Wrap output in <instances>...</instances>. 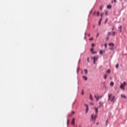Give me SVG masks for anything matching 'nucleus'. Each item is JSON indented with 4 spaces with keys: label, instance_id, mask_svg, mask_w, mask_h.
Here are the masks:
<instances>
[{
    "label": "nucleus",
    "instance_id": "nucleus-1",
    "mask_svg": "<svg viewBox=\"0 0 127 127\" xmlns=\"http://www.w3.org/2000/svg\"><path fill=\"white\" fill-rule=\"evenodd\" d=\"M126 85H127V82H126V81H124L120 85L121 89H122V90H125V86H126Z\"/></svg>",
    "mask_w": 127,
    "mask_h": 127
},
{
    "label": "nucleus",
    "instance_id": "nucleus-2",
    "mask_svg": "<svg viewBox=\"0 0 127 127\" xmlns=\"http://www.w3.org/2000/svg\"><path fill=\"white\" fill-rule=\"evenodd\" d=\"M98 114H92L91 115V120L92 121H96V119H97V117H98Z\"/></svg>",
    "mask_w": 127,
    "mask_h": 127
},
{
    "label": "nucleus",
    "instance_id": "nucleus-3",
    "mask_svg": "<svg viewBox=\"0 0 127 127\" xmlns=\"http://www.w3.org/2000/svg\"><path fill=\"white\" fill-rule=\"evenodd\" d=\"M110 102H111V103H115L116 101H117V98H116V96H113L112 97V98L111 99V100H110Z\"/></svg>",
    "mask_w": 127,
    "mask_h": 127
},
{
    "label": "nucleus",
    "instance_id": "nucleus-4",
    "mask_svg": "<svg viewBox=\"0 0 127 127\" xmlns=\"http://www.w3.org/2000/svg\"><path fill=\"white\" fill-rule=\"evenodd\" d=\"M94 98L96 99L97 102L99 101V99H100V96L98 95V94H95L94 95Z\"/></svg>",
    "mask_w": 127,
    "mask_h": 127
},
{
    "label": "nucleus",
    "instance_id": "nucleus-5",
    "mask_svg": "<svg viewBox=\"0 0 127 127\" xmlns=\"http://www.w3.org/2000/svg\"><path fill=\"white\" fill-rule=\"evenodd\" d=\"M112 96H113V94H112V93L108 94V101H110L111 98H112Z\"/></svg>",
    "mask_w": 127,
    "mask_h": 127
},
{
    "label": "nucleus",
    "instance_id": "nucleus-6",
    "mask_svg": "<svg viewBox=\"0 0 127 127\" xmlns=\"http://www.w3.org/2000/svg\"><path fill=\"white\" fill-rule=\"evenodd\" d=\"M108 35H112V36H114L116 34V32H113V33L109 32L108 33Z\"/></svg>",
    "mask_w": 127,
    "mask_h": 127
},
{
    "label": "nucleus",
    "instance_id": "nucleus-7",
    "mask_svg": "<svg viewBox=\"0 0 127 127\" xmlns=\"http://www.w3.org/2000/svg\"><path fill=\"white\" fill-rule=\"evenodd\" d=\"M85 107H86V114H87V113H88V111H89V106H88L87 104H85Z\"/></svg>",
    "mask_w": 127,
    "mask_h": 127
},
{
    "label": "nucleus",
    "instance_id": "nucleus-8",
    "mask_svg": "<svg viewBox=\"0 0 127 127\" xmlns=\"http://www.w3.org/2000/svg\"><path fill=\"white\" fill-rule=\"evenodd\" d=\"M90 51H91L92 54H96L97 53V52H93L94 51V48H92L90 49Z\"/></svg>",
    "mask_w": 127,
    "mask_h": 127
},
{
    "label": "nucleus",
    "instance_id": "nucleus-9",
    "mask_svg": "<svg viewBox=\"0 0 127 127\" xmlns=\"http://www.w3.org/2000/svg\"><path fill=\"white\" fill-rule=\"evenodd\" d=\"M82 78L84 81H87L88 80V77L86 75H83Z\"/></svg>",
    "mask_w": 127,
    "mask_h": 127
},
{
    "label": "nucleus",
    "instance_id": "nucleus-10",
    "mask_svg": "<svg viewBox=\"0 0 127 127\" xmlns=\"http://www.w3.org/2000/svg\"><path fill=\"white\" fill-rule=\"evenodd\" d=\"M91 59L94 60V61H97L98 60V57H94L93 58H92Z\"/></svg>",
    "mask_w": 127,
    "mask_h": 127
},
{
    "label": "nucleus",
    "instance_id": "nucleus-11",
    "mask_svg": "<svg viewBox=\"0 0 127 127\" xmlns=\"http://www.w3.org/2000/svg\"><path fill=\"white\" fill-rule=\"evenodd\" d=\"M71 125L73 126V125H75V118H73L72 122H71Z\"/></svg>",
    "mask_w": 127,
    "mask_h": 127
},
{
    "label": "nucleus",
    "instance_id": "nucleus-12",
    "mask_svg": "<svg viewBox=\"0 0 127 127\" xmlns=\"http://www.w3.org/2000/svg\"><path fill=\"white\" fill-rule=\"evenodd\" d=\"M105 50H101L99 52V54L102 55L103 53H105Z\"/></svg>",
    "mask_w": 127,
    "mask_h": 127
},
{
    "label": "nucleus",
    "instance_id": "nucleus-13",
    "mask_svg": "<svg viewBox=\"0 0 127 127\" xmlns=\"http://www.w3.org/2000/svg\"><path fill=\"white\" fill-rule=\"evenodd\" d=\"M95 114H96V115H98V108L95 107Z\"/></svg>",
    "mask_w": 127,
    "mask_h": 127
},
{
    "label": "nucleus",
    "instance_id": "nucleus-14",
    "mask_svg": "<svg viewBox=\"0 0 127 127\" xmlns=\"http://www.w3.org/2000/svg\"><path fill=\"white\" fill-rule=\"evenodd\" d=\"M109 46H112V47H114V46H115V45L113 43H110L109 44Z\"/></svg>",
    "mask_w": 127,
    "mask_h": 127
},
{
    "label": "nucleus",
    "instance_id": "nucleus-15",
    "mask_svg": "<svg viewBox=\"0 0 127 127\" xmlns=\"http://www.w3.org/2000/svg\"><path fill=\"white\" fill-rule=\"evenodd\" d=\"M110 86H111V87H114V82L111 81L110 83Z\"/></svg>",
    "mask_w": 127,
    "mask_h": 127
},
{
    "label": "nucleus",
    "instance_id": "nucleus-16",
    "mask_svg": "<svg viewBox=\"0 0 127 127\" xmlns=\"http://www.w3.org/2000/svg\"><path fill=\"white\" fill-rule=\"evenodd\" d=\"M121 97L122 98H124V99H127V96H126V95H123V94H121Z\"/></svg>",
    "mask_w": 127,
    "mask_h": 127
},
{
    "label": "nucleus",
    "instance_id": "nucleus-17",
    "mask_svg": "<svg viewBox=\"0 0 127 127\" xmlns=\"http://www.w3.org/2000/svg\"><path fill=\"white\" fill-rule=\"evenodd\" d=\"M90 99L91 100V101H93V96H92V94H90Z\"/></svg>",
    "mask_w": 127,
    "mask_h": 127
},
{
    "label": "nucleus",
    "instance_id": "nucleus-18",
    "mask_svg": "<svg viewBox=\"0 0 127 127\" xmlns=\"http://www.w3.org/2000/svg\"><path fill=\"white\" fill-rule=\"evenodd\" d=\"M84 72H85V75H87L88 74V70L87 69H84Z\"/></svg>",
    "mask_w": 127,
    "mask_h": 127
},
{
    "label": "nucleus",
    "instance_id": "nucleus-19",
    "mask_svg": "<svg viewBox=\"0 0 127 127\" xmlns=\"http://www.w3.org/2000/svg\"><path fill=\"white\" fill-rule=\"evenodd\" d=\"M107 8H108V9L112 8V5H107Z\"/></svg>",
    "mask_w": 127,
    "mask_h": 127
},
{
    "label": "nucleus",
    "instance_id": "nucleus-20",
    "mask_svg": "<svg viewBox=\"0 0 127 127\" xmlns=\"http://www.w3.org/2000/svg\"><path fill=\"white\" fill-rule=\"evenodd\" d=\"M99 108H101V107H102L103 106L102 103L101 102H99Z\"/></svg>",
    "mask_w": 127,
    "mask_h": 127
},
{
    "label": "nucleus",
    "instance_id": "nucleus-21",
    "mask_svg": "<svg viewBox=\"0 0 127 127\" xmlns=\"http://www.w3.org/2000/svg\"><path fill=\"white\" fill-rule=\"evenodd\" d=\"M107 73H108V74H110L111 73V69H108L106 71Z\"/></svg>",
    "mask_w": 127,
    "mask_h": 127
},
{
    "label": "nucleus",
    "instance_id": "nucleus-22",
    "mask_svg": "<svg viewBox=\"0 0 127 127\" xmlns=\"http://www.w3.org/2000/svg\"><path fill=\"white\" fill-rule=\"evenodd\" d=\"M107 77H108V75H107V74H105L104 76V78L105 79H107Z\"/></svg>",
    "mask_w": 127,
    "mask_h": 127
},
{
    "label": "nucleus",
    "instance_id": "nucleus-23",
    "mask_svg": "<svg viewBox=\"0 0 127 127\" xmlns=\"http://www.w3.org/2000/svg\"><path fill=\"white\" fill-rule=\"evenodd\" d=\"M116 68L117 69H118L119 68V64H117L116 65Z\"/></svg>",
    "mask_w": 127,
    "mask_h": 127
},
{
    "label": "nucleus",
    "instance_id": "nucleus-24",
    "mask_svg": "<svg viewBox=\"0 0 127 127\" xmlns=\"http://www.w3.org/2000/svg\"><path fill=\"white\" fill-rule=\"evenodd\" d=\"M123 28V26L122 25H120L119 27V29H122Z\"/></svg>",
    "mask_w": 127,
    "mask_h": 127
},
{
    "label": "nucleus",
    "instance_id": "nucleus-25",
    "mask_svg": "<svg viewBox=\"0 0 127 127\" xmlns=\"http://www.w3.org/2000/svg\"><path fill=\"white\" fill-rule=\"evenodd\" d=\"M95 44H94V43H92V44H91V46H92V47H95Z\"/></svg>",
    "mask_w": 127,
    "mask_h": 127
},
{
    "label": "nucleus",
    "instance_id": "nucleus-26",
    "mask_svg": "<svg viewBox=\"0 0 127 127\" xmlns=\"http://www.w3.org/2000/svg\"><path fill=\"white\" fill-rule=\"evenodd\" d=\"M81 95H84V90L83 89L82 90Z\"/></svg>",
    "mask_w": 127,
    "mask_h": 127
},
{
    "label": "nucleus",
    "instance_id": "nucleus-27",
    "mask_svg": "<svg viewBox=\"0 0 127 127\" xmlns=\"http://www.w3.org/2000/svg\"><path fill=\"white\" fill-rule=\"evenodd\" d=\"M97 16H99V15H100V12L98 11L97 12Z\"/></svg>",
    "mask_w": 127,
    "mask_h": 127
},
{
    "label": "nucleus",
    "instance_id": "nucleus-28",
    "mask_svg": "<svg viewBox=\"0 0 127 127\" xmlns=\"http://www.w3.org/2000/svg\"><path fill=\"white\" fill-rule=\"evenodd\" d=\"M100 10H102V9H103V6L100 7Z\"/></svg>",
    "mask_w": 127,
    "mask_h": 127
},
{
    "label": "nucleus",
    "instance_id": "nucleus-29",
    "mask_svg": "<svg viewBox=\"0 0 127 127\" xmlns=\"http://www.w3.org/2000/svg\"><path fill=\"white\" fill-rule=\"evenodd\" d=\"M107 45H108L107 44H105L104 45V46H105V48H107Z\"/></svg>",
    "mask_w": 127,
    "mask_h": 127
},
{
    "label": "nucleus",
    "instance_id": "nucleus-30",
    "mask_svg": "<svg viewBox=\"0 0 127 127\" xmlns=\"http://www.w3.org/2000/svg\"><path fill=\"white\" fill-rule=\"evenodd\" d=\"M84 35H85V36H84V39H86V33H84Z\"/></svg>",
    "mask_w": 127,
    "mask_h": 127
},
{
    "label": "nucleus",
    "instance_id": "nucleus-31",
    "mask_svg": "<svg viewBox=\"0 0 127 127\" xmlns=\"http://www.w3.org/2000/svg\"><path fill=\"white\" fill-rule=\"evenodd\" d=\"M76 72H77V74H78V73H79V68H77Z\"/></svg>",
    "mask_w": 127,
    "mask_h": 127
},
{
    "label": "nucleus",
    "instance_id": "nucleus-32",
    "mask_svg": "<svg viewBox=\"0 0 127 127\" xmlns=\"http://www.w3.org/2000/svg\"><path fill=\"white\" fill-rule=\"evenodd\" d=\"M105 15H108V11H106Z\"/></svg>",
    "mask_w": 127,
    "mask_h": 127
},
{
    "label": "nucleus",
    "instance_id": "nucleus-33",
    "mask_svg": "<svg viewBox=\"0 0 127 127\" xmlns=\"http://www.w3.org/2000/svg\"><path fill=\"white\" fill-rule=\"evenodd\" d=\"M104 15V14L103 13H102L100 14V16H101V17H102Z\"/></svg>",
    "mask_w": 127,
    "mask_h": 127
},
{
    "label": "nucleus",
    "instance_id": "nucleus-34",
    "mask_svg": "<svg viewBox=\"0 0 127 127\" xmlns=\"http://www.w3.org/2000/svg\"><path fill=\"white\" fill-rule=\"evenodd\" d=\"M90 61V58H87V62H89Z\"/></svg>",
    "mask_w": 127,
    "mask_h": 127
},
{
    "label": "nucleus",
    "instance_id": "nucleus-35",
    "mask_svg": "<svg viewBox=\"0 0 127 127\" xmlns=\"http://www.w3.org/2000/svg\"><path fill=\"white\" fill-rule=\"evenodd\" d=\"M99 34V33H98L97 34V35H96V38H97V37H98Z\"/></svg>",
    "mask_w": 127,
    "mask_h": 127
},
{
    "label": "nucleus",
    "instance_id": "nucleus-36",
    "mask_svg": "<svg viewBox=\"0 0 127 127\" xmlns=\"http://www.w3.org/2000/svg\"><path fill=\"white\" fill-rule=\"evenodd\" d=\"M101 21H99V23H99V25H101Z\"/></svg>",
    "mask_w": 127,
    "mask_h": 127
},
{
    "label": "nucleus",
    "instance_id": "nucleus-37",
    "mask_svg": "<svg viewBox=\"0 0 127 127\" xmlns=\"http://www.w3.org/2000/svg\"><path fill=\"white\" fill-rule=\"evenodd\" d=\"M102 20H103V18L101 17V18L100 19L99 21H102Z\"/></svg>",
    "mask_w": 127,
    "mask_h": 127
},
{
    "label": "nucleus",
    "instance_id": "nucleus-38",
    "mask_svg": "<svg viewBox=\"0 0 127 127\" xmlns=\"http://www.w3.org/2000/svg\"><path fill=\"white\" fill-rule=\"evenodd\" d=\"M93 38H90L89 39V40H93Z\"/></svg>",
    "mask_w": 127,
    "mask_h": 127
},
{
    "label": "nucleus",
    "instance_id": "nucleus-39",
    "mask_svg": "<svg viewBox=\"0 0 127 127\" xmlns=\"http://www.w3.org/2000/svg\"><path fill=\"white\" fill-rule=\"evenodd\" d=\"M110 50H114V48H111Z\"/></svg>",
    "mask_w": 127,
    "mask_h": 127
},
{
    "label": "nucleus",
    "instance_id": "nucleus-40",
    "mask_svg": "<svg viewBox=\"0 0 127 127\" xmlns=\"http://www.w3.org/2000/svg\"><path fill=\"white\" fill-rule=\"evenodd\" d=\"M68 123H69V120H67V125H68Z\"/></svg>",
    "mask_w": 127,
    "mask_h": 127
},
{
    "label": "nucleus",
    "instance_id": "nucleus-41",
    "mask_svg": "<svg viewBox=\"0 0 127 127\" xmlns=\"http://www.w3.org/2000/svg\"><path fill=\"white\" fill-rule=\"evenodd\" d=\"M99 124H100V123H99V122H98V123H96V125H97V126H99Z\"/></svg>",
    "mask_w": 127,
    "mask_h": 127
},
{
    "label": "nucleus",
    "instance_id": "nucleus-42",
    "mask_svg": "<svg viewBox=\"0 0 127 127\" xmlns=\"http://www.w3.org/2000/svg\"><path fill=\"white\" fill-rule=\"evenodd\" d=\"M101 98H103V96H99V99H101Z\"/></svg>",
    "mask_w": 127,
    "mask_h": 127
},
{
    "label": "nucleus",
    "instance_id": "nucleus-43",
    "mask_svg": "<svg viewBox=\"0 0 127 127\" xmlns=\"http://www.w3.org/2000/svg\"><path fill=\"white\" fill-rule=\"evenodd\" d=\"M93 63H94V64H96V61H94Z\"/></svg>",
    "mask_w": 127,
    "mask_h": 127
},
{
    "label": "nucleus",
    "instance_id": "nucleus-44",
    "mask_svg": "<svg viewBox=\"0 0 127 127\" xmlns=\"http://www.w3.org/2000/svg\"><path fill=\"white\" fill-rule=\"evenodd\" d=\"M71 113L72 114H75V111H72Z\"/></svg>",
    "mask_w": 127,
    "mask_h": 127
},
{
    "label": "nucleus",
    "instance_id": "nucleus-45",
    "mask_svg": "<svg viewBox=\"0 0 127 127\" xmlns=\"http://www.w3.org/2000/svg\"><path fill=\"white\" fill-rule=\"evenodd\" d=\"M90 105H92V106L94 105V103H90Z\"/></svg>",
    "mask_w": 127,
    "mask_h": 127
},
{
    "label": "nucleus",
    "instance_id": "nucleus-46",
    "mask_svg": "<svg viewBox=\"0 0 127 127\" xmlns=\"http://www.w3.org/2000/svg\"><path fill=\"white\" fill-rule=\"evenodd\" d=\"M107 126H108V124L106 123L105 127H107Z\"/></svg>",
    "mask_w": 127,
    "mask_h": 127
},
{
    "label": "nucleus",
    "instance_id": "nucleus-47",
    "mask_svg": "<svg viewBox=\"0 0 127 127\" xmlns=\"http://www.w3.org/2000/svg\"><path fill=\"white\" fill-rule=\"evenodd\" d=\"M107 40H109V37H107Z\"/></svg>",
    "mask_w": 127,
    "mask_h": 127
},
{
    "label": "nucleus",
    "instance_id": "nucleus-48",
    "mask_svg": "<svg viewBox=\"0 0 127 127\" xmlns=\"http://www.w3.org/2000/svg\"><path fill=\"white\" fill-rule=\"evenodd\" d=\"M91 13H92V10L90 11L89 14H91Z\"/></svg>",
    "mask_w": 127,
    "mask_h": 127
},
{
    "label": "nucleus",
    "instance_id": "nucleus-49",
    "mask_svg": "<svg viewBox=\"0 0 127 127\" xmlns=\"http://www.w3.org/2000/svg\"><path fill=\"white\" fill-rule=\"evenodd\" d=\"M107 21H108V19H107L106 20V21H105V23H106V22H107Z\"/></svg>",
    "mask_w": 127,
    "mask_h": 127
},
{
    "label": "nucleus",
    "instance_id": "nucleus-50",
    "mask_svg": "<svg viewBox=\"0 0 127 127\" xmlns=\"http://www.w3.org/2000/svg\"><path fill=\"white\" fill-rule=\"evenodd\" d=\"M114 2H117V0H114Z\"/></svg>",
    "mask_w": 127,
    "mask_h": 127
},
{
    "label": "nucleus",
    "instance_id": "nucleus-51",
    "mask_svg": "<svg viewBox=\"0 0 127 127\" xmlns=\"http://www.w3.org/2000/svg\"><path fill=\"white\" fill-rule=\"evenodd\" d=\"M120 32H122V29L120 30Z\"/></svg>",
    "mask_w": 127,
    "mask_h": 127
},
{
    "label": "nucleus",
    "instance_id": "nucleus-52",
    "mask_svg": "<svg viewBox=\"0 0 127 127\" xmlns=\"http://www.w3.org/2000/svg\"><path fill=\"white\" fill-rule=\"evenodd\" d=\"M90 34H89L88 35V36H89V37H90Z\"/></svg>",
    "mask_w": 127,
    "mask_h": 127
},
{
    "label": "nucleus",
    "instance_id": "nucleus-53",
    "mask_svg": "<svg viewBox=\"0 0 127 127\" xmlns=\"http://www.w3.org/2000/svg\"><path fill=\"white\" fill-rule=\"evenodd\" d=\"M107 123H108V120L106 121V124H107Z\"/></svg>",
    "mask_w": 127,
    "mask_h": 127
},
{
    "label": "nucleus",
    "instance_id": "nucleus-54",
    "mask_svg": "<svg viewBox=\"0 0 127 127\" xmlns=\"http://www.w3.org/2000/svg\"><path fill=\"white\" fill-rule=\"evenodd\" d=\"M115 29L114 28H112V30H114Z\"/></svg>",
    "mask_w": 127,
    "mask_h": 127
},
{
    "label": "nucleus",
    "instance_id": "nucleus-55",
    "mask_svg": "<svg viewBox=\"0 0 127 127\" xmlns=\"http://www.w3.org/2000/svg\"><path fill=\"white\" fill-rule=\"evenodd\" d=\"M114 2V1L113 0H112V3H113Z\"/></svg>",
    "mask_w": 127,
    "mask_h": 127
},
{
    "label": "nucleus",
    "instance_id": "nucleus-56",
    "mask_svg": "<svg viewBox=\"0 0 127 127\" xmlns=\"http://www.w3.org/2000/svg\"><path fill=\"white\" fill-rule=\"evenodd\" d=\"M95 14H96V12H94V15H95Z\"/></svg>",
    "mask_w": 127,
    "mask_h": 127
},
{
    "label": "nucleus",
    "instance_id": "nucleus-57",
    "mask_svg": "<svg viewBox=\"0 0 127 127\" xmlns=\"http://www.w3.org/2000/svg\"><path fill=\"white\" fill-rule=\"evenodd\" d=\"M80 60L79 59V62H79V63H80Z\"/></svg>",
    "mask_w": 127,
    "mask_h": 127
},
{
    "label": "nucleus",
    "instance_id": "nucleus-58",
    "mask_svg": "<svg viewBox=\"0 0 127 127\" xmlns=\"http://www.w3.org/2000/svg\"><path fill=\"white\" fill-rule=\"evenodd\" d=\"M94 27H95V25L93 26V28H94Z\"/></svg>",
    "mask_w": 127,
    "mask_h": 127
},
{
    "label": "nucleus",
    "instance_id": "nucleus-59",
    "mask_svg": "<svg viewBox=\"0 0 127 127\" xmlns=\"http://www.w3.org/2000/svg\"><path fill=\"white\" fill-rule=\"evenodd\" d=\"M79 127H81V126H79Z\"/></svg>",
    "mask_w": 127,
    "mask_h": 127
}]
</instances>
